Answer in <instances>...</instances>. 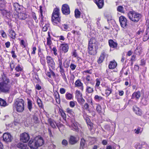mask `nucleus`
Listing matches in <instances>:
<instances>
[{
    "label": "nucleus",
    "mask_w": 149,
    "mask_h": 149,
    "mask_svg": "<svg viewBox=\"0 0 149 149\" xmlns=\"http://www.w3.org/2000/svg\"><path fill=\"white\" fill-rule=\"evenodd\" d=\"M3 81L0 82V91L3 93L8 92L10 89L9 79L5 76L2 77Z\"/></svg>",
    "instance_id": "obj_1"
},
{
    "label": "nucleus",
    "mask_w": 149,
    "mask_h": 149,
    "mask_svg": "<svg viewBox=\"0 0 149 149\" xmlns=\"http://www.w3.org/2000/svg\"><path fill=\"white\" fill-rule=\"evenodd\" d=\"M24 101L22 99H17L13 105L14 109L18 112H22L24 109Z\"/></svg>",
    "instance_id": "obj_2"
},
{
    "label": "nucleus",
    "mask_w": 149,
    "mask_h": 149,
    "mask_svg": "<svg viewBox=\"0 0 149 149\" xmlns=\"http://www.w3.org/2000/svg\"><path fill=\"white\" fill-rule=\"evenodd\" d=\"M59 9L56 8L54 10L52 16V22L54 25H59L61 21Z\"/></svg>",
    "instance_id": "obj_3"
},
{
    "label": "nucleus",
    "mask_w": 149,
    "mask_h": 149,
    "mask_svg": "<svg viewBox=\"0 0 149 149\" xmlns=\"http://www.w3.org/2000/svg\"><path fill=\"white\" fill-rule=\"evenodd\" d=\"M94 42V40L91 38L89 42L88 47V52L91 55H94L96 53V50L98 48L97 44Z\"/></svg>",
    "instance_id": "obj_4"
},
{
    "label": "nucleus",
    "mask_w": 149,
    "mask_h": 149,
    "mask_svg": "<svg viewBox=\"0 0 149 149\" xmlns=\"http://www.w3.org/2000/svg\"><path fill=\"white\" fill-rule=\"evenodd\" d=\"M128 16L130 20L134 22H138L141 17V14L134 11L129 12Z\"/></svg>",
    "instance_id": "obj_5"
},
{
    "label": "nucleus",
    "mask_w": 149,
    "mask_h": 149,
    "mask_svg": "<svg viewBox=\"0 0 149 149\" xmlns=\"http://www.w3.org/2000/svg\"><path fill=\"white\" fill-rule=\"evenodd\" d=\"M47 62L50 68L54 69L55 68V63L53 58L50 56H47L46 57Z\"/></svg>",
    "instance_id": "obj_6"
},
{
    "label": "nucleus",
    "mask_w": 149,
    "mask_h": 149,
    "mask_svg": "<svg viewBox=\"0 0 149 149\" xmlns=\"http://www.w3.org/2000/svg\"><path fill=\"white\" fill-rule=\"evenodd\" d=\"M119 19L120 25L122 27L124 28L127 26V20L125 17L123 16H120Z\"/></svg>",
    "instance_id": "obj_7"
},
{
    "label": "nucleus",
    "mask_w": 149,
    "mask_h": 149,
    "mask_svg": "<svg viewBox=\"0 0 149 149\" xmlns=\"http://www.w3.org/2000/svg\"><path fill=\"white\" fill-rule=\"evenodd\" d=\"M61 10L62 13L65 15H68L70 13V7L66 4H64L62 5Z\"/></svg>",
    "instance_id": "obj_8"
},
{
    "label": "nucleus",
    "mask_w": 149,
    "mask_h": 149,
    "mask_svg": "<svg viewBox=\"0 0 149 149\" xmlns=\"http://www.w3.org/2000/svg\"><path fill=\"white\" fill-rule=\"evenodd\" d=\"M34 139L38 147L42 146L44 143L43 138L40 136L36 137Z\"/></svg>",
    "instance_id": "obj_9"
},
{
    "label": "nucleus",
    "mask_w": 149,
    "mask_h": 149,
    "mask_svg": "<svg viewBox=\"0 0 149 149\" xmlns=\"http://www.w3.org/2000/svg\"><path fill=\"white\" fill-rule=\"evenodd\" d=\"M29 139V136L27 133H24L20 135V140L23 142L26 143L27 142Z\"/></svg>",
    "instance_id": "obj_10"
},
{
    "label": "nucleus",
    "mask_w": 149,
    "mask_h": 149,
    "mask_svg": "<svg viewBox=\"0 0 149 149\" xmlns=\"http://www.w3.org/2000/svg\"><path fill=\"white\" fill-rule=\"evenodd\" d=\"M3 141L6 142H10L12 139L11 134L8 133H4L3 135Z\"/></svg>",
    "instance_id": "obj_11"
},
{
    "label": "nucleus",
    "mask_w": 149,
    "mask_h": 149,
    "mask_svg": "<svg viewBox=\"0 0 149 149\" xmlns=\"http://www.w3.org/2000/svg\"><path fill=\"white\" fill-rule=\"evenodd\" d=\"M79 140V138L73 136H71L69 139V143L72 145L76 143Z\"/></svg>",
    "instance_id": "obj_12"
},
{
    "label": "nucleus",
    "mask_w": 149,
    "mask_h": 149,
    "mask_svg": "<svg viewBox=\"0 0 149 149\" xmlns=\"http://www.w3.org/2000/svg\"><path fill=\"white\" fill-rule=\"evenodd\" d=\"M29 146L31 149H37L38 148L36 141L34 139L31 140L29 143Z\"/></svg>",
    "instance_id": "obj_13"
},
{
    "label": "nucleus",
    "mask_w": 149,
    "mask_h": 149,
    "mask_svg": "<svg viewBox=\"0 0 149 149\" xmlns=\"http://www.w3.org/2000/svg\"><path fill=\"white\" fill-rule=\"evenodd\" d=\"M141 96V94L139 91H137L134 92L132 94L131 99H134L136 100H138Z\"/></svg>",
    "instance_id": "obj_14"
},
{
    "label": "nucleus",
    "mask_w": 149,
    "mask_h": 149,
    "mask_svg": "<svg viewBox=\"0 0 149 149\" xmlns=\"http://www.w3.org/2000/svg\"><path fill=\"white\" fill-rule=\"evenodd\" d=\"M75 87L79 88L82 91L83 90L84 86L83 84L81 82L79 79H77L75 83Z\"/></svg>",
    "instance_id": "obj_15"
},
{
    "label": "nucleus",
    "mask_w": 149,
    "mask_h": 149,
    "mask_svg": "<svg viewBox=\"0 0 149 149\" xmlns=\"http://www.w3.org/2000/svg\"><path fill=\"white\" fill-rule=\"evenodd\" d=\"M71 122L72 123V130L76 132L79 131V129L78 127V123L74 121V120H72Z\"/></svg>",
    "instance_id": "obj_16"
},
{
    "label": "nucleus",
    "mask_w": 149,
    "mask_h": 149,
    "mask_svg": "<svg viewBox=\"0 0 149 149\" xmlns=\"http://www.w3.org/2000/svg\"><path fill=\"white\" fill-rule=\"evenodd\" d=\"M133 110L136 114L139 116H141L142 115L141 110L138 107L136 106H134L133 107Z\"/></svg>",
    "instance_id": "obj_17"
},
{
    "label": "nucleus",
    "mask_w": 149,
    "mask_h": 149,
    "mask_svg": "<svg viewBox=\"0 0 149 149\" xmlns=\"http://www.w3.org/2000/svg\"><path fill=\"white\" fill-rule=\"evenodd\" d=\"M95 3L99 8H101L104 5L103 0H95Z\"/></svg>",
    "instance_id": "obj_18"
},
{
    "label": "nucleus",
    "mask_w": 149,
    "mask_h": 149,
    "mask_svg": "<svg viewBox=\"0 0 149 149\" xmlns=\"http://www.w3.org/2000/svg\"><path fill=\"white\" fill-rule=\"evenodd\" d=\"M117 65L116 62L114 60L110 62L109 68L110 69H113L116 68Z\"/></svg>",
    "instance_id": "obj_19"
},
{
    "label": "nucleus",
    "mask_w": 149,
    "mask_h": 149,
    "mask_svg": "<svg viewBox=\"0 0 149 149\" xmlns=\"http://www.w3.org/2000/svg\"><path fill=\"white\" fill-rule=\"evenodd\" d=\"M28 17L29 15L25 13H20L18 15L19 18L21 20H24Z\"/></svg>",
    "instance_id": "obj_20"
},
{
    "label": "nucleus",
    "mask_w": 149,
    "mask_h": 149,
    "mask_svg": "<svg viewBox=\"0 0 149 149\" xmlns=\"http://www.w3.org/2000/svg\"><path fill=\"white\" fill-rule=\"evenodd\" d=\"M109 44L110 47L112 48H116L118 45L116 42H114L112 40H109Z\"/></svg>",
    "instance_id": "obj_21"
},
{
    "label": "nucleus",
    "mask_w": 149,
    "mask_h": 149,
    "mask_svg": "<svg viewBox=\"0 0 149 149\" xmlns=\"http://www.w3.org/2000/svg\"><path fill=\"white\" fill-rule=\"evenodd\" d=\"M61 47L62 48V50L64 53H66L68 51L69 47L68 44H62Z\"/></svg>",
    "instance_id": "obj_22"
},
{
    "label": "nucleus",
    "mask_w": 149,
    "mask_h": 149,
    "mask_svg": "<svg viewBox=\"0 0 149 149\" xmlns=\"http://www.w3.org/2000/svg\"><path fill=\"white\" fill-rule=\"evenodd\" d=\"M149 38V29H147L143 36V40L144 41L147 40Z\"/></svg>",
    "instance_id": "obj_23"
},
{
    "label": "nucleus",
    "mask_w": 149,
    "mask_h": 149,
    "mask_svg": "<svg viewBox=\"0 0 149 149\" xmlns=\"http://www.w3.org/2000/svg\"><path fill=\"white\" fill-rule=\"evenodd\" d=\"M105 55L106 54L104 52L102 53L100 57L97 60V62L99 63H101L103 62L105 58Z\"/></svg>",
    "instance_id": "obj_24"
},
{
    "label": "nucleus",
    "mask_w": 149,
    "mask_h": 149,
    "mask_svg": "<svg viewBox=\"0 0 149 149\" xmlns=\"http://www.w3.org/2000/svg\"><path fill=\"white\" fill-rule=\"evenodd\" d=\"M5 2L4 0H0V11H4L5 6Z\"/></svg>",
    "instance_id": "obj_25"
},
{
    "label": "nucleus",
    "mask_w": 149,
    "mask_h": 149,
    "mask_svg": "<svg viewBox=\"0 0 149 149\" xmlns=\"http://www.w3.org/2000/svg\"><path fill=\"white\" fill-rule=\"evenodd\" d=\"M48 122L52 128H56V126L55 124L56 123L51 118L49 119L48 120Z\"/></svg>",
    "instance_id": "obj_26"
},
{
    "label": "nucleus",
    "mask_w": 149,
    "mask_h": 149,
    "mask_svg": "<svg viewBox=\"0 0 149 149\" xmlns=\"http://www.w3.org/2000/svg\"><path fill=\"white\" fill-rule=\"evenodd\" d=\"M27 107L28 109L30 111H31L32 109V101L29 99H27Z\"/></svg>",
    "instance_id": "obj_27"
},
{
    "label": "nucleus",
    "mask_w": 149,
    "mask_h": 149,
    "mask_svg": "<svg viewBox=\"0 0 149 149\" xmlns=\"http://www.w3.org/2000/svg\"><path fill=\"white\" fill-rule=\"evenodd\" d=\"M9 32L10 34V36L13 39H15V38L16 34L15 31L11 29L9 30Z\"/></svg>",
    "instance_id": "obj_28"
},
{
    "label": "nucleus",
    "mask_w": 149,
    "mask_h": 149,
    "mask_svg": "<svg viewBox=\"0 0 149 149\" xmlns=\"http://www.w3.org/2000/svg\"><path fill=\"white\" fill-rule=\"evenodd\" d=\"M7 105V104L6 102L4 100L0 98V106L5 107Z\"/></svg>",
    "instance_id": "obj_29"
},
{
    "label": "nucleus",
    "mask_w": 149,
    "mask_h": 149,
    "mask_svg": "<svg viewBox=\"0 0 149 149\" xmlns=\"http://www.w3.org/2000/svg\"><path fill=\"white\" fill-rule=\"evenodd\" d=\"M85 140L84 139H81L80 143V149H83L85 146Z\"/></svg>",
    "instance_id": "obj_30"
},
{
    "label": "nucleus",
    "mask_w": 149,
    "mask_h": 149,
    "mask_svg": "<svg viewBox=\"0 0 149 149\" xmlns=\"http://www.w3.org/2000/svg\"><path fill=\"white\" fill-rule=\"evenodd\" d=\"M143 130L140 127H138L137 129H135L134 130V132L136 134H141Z\"/></svg>",
    "instance_id": "obj_31"
},
{
    "label": "nucleus",
    "mask_w": 149,
    "mask_h": 149,
    "mask_svg": "<svg viewBox=\"0 0 149 149\" xmlns=\"http://www.w3.org/2000/svg\"><path fill=\"white\" fill-rule=\"evenodd\" d=\"M111 89L109 87H107V89L105 90V94L107 96H108L111 93Z\"/></svg>",
    "instance_id": "obj_32"
},
{
    "label": "nucleus",
    "mask_w": 149,
    "mask_h": 149,
    "mask_svg": "<svg viewBox=\"0 0 149 149\" xmlns=\"http://www.w3.org/2000/svg\"><path fill=\"white\" fill-rule=\"evenodd\" d=\"M75 16L76 18H79L80 17V12L77 9L75 10L74 11Z\"/></svg>",
    "instance_id": "obj_33"
},
{
    "label": "nucleus",
    "mask_w": 149,
    "mask_h": 149,
    "mask_svg": "<svg viewBox=\"0 0 149 149\" xmlns=\"http://www.w3.org/2000/svg\"><path fill=\"white\" fill-rule=\"evenodd\" d=\"M66 99L68 100H71L73 97L72 95L70 93L67 92L65 95Z\"/></svg>",
    "instance_id": "obj_34"
},
{
    "label": "nucleus",
    "mask_w": 149,
    "mask_h": 149,
    "mask_svg": "<svg viewBox=\"0 0 149 149\" xmlns=\"http://www.w3.org/2000/svg\"><path fill=\"white\" fill-rule=\"evenodd\" d=\"M17 147L19 148L22 149H26V145H24L23 143H19L17 145Z\"/></svg>",
    "instance_id": "obj_35"
},
{
    "label": "nucleus",
    "mask_w": 149,
    "mask_h": 149,
    "mask_svg": "<svg viewBox=\"0 0 149 149\" xmlns=\"http://www.w3.org/2000/svg\"><path fill=\"white\" fill-rule=\"evenodd\" d=\"M50 72H47L46 74V75L49 78H51V75H52L53 76H55V74L53 71L51 69H49Z\"/></svg>",
    "instance_id": "obj_36"
},
{
    "label": "nucleus",
    "mask_w": 149,
    "mask_h": 149,
    "mask_svg": "<svg viewBox=\"0 0 149 149\" xmlns=\"http://www.w3.org/2000/svg\"><path fill=\"white\" fill-rule=\"evenodd\" d=\"M93 91V88L89 86H87L86 89V92L88 93H92Z\"/></svg>",
    "instance_id": "obj_37"
},
{
    "label": "nucleus",
    "mask_w": 149,
    "mask_h": 149,
    "mask_svg": "<svg viewBox=\"0 0 149 149\" xmlns=\"http://www.w3.org/2000/svg\"><path fill=\"white\" fill-rule=\"evenodd\" d=\"M77 99L78 102L81 104H83L85 102V100L83 99L82 97H78Z\"/></svg>",
    "instance_id": "obj_38"
},
{
    "label": "nucleus",
    "mask_w": 149,
    "mask_h": 149,
    "mask_svg": "<svg viewBox=\"0 0 149 149\" xmlns=\"http://www.w3.org/2000/svg\"><path fill=\"white\" fill-rule=\"evenodd\" d=\"M37 103L40 107L41 108L43 107V104L41 100L38 97L37 99Z\"/></svg>",
    "instance_id": "obj_39"
},
{
    "label": "nucleus",
    "mask_w": 149,
    "mask_h": 149,
    "mask_svg": "<svg viewBox=\"0 0 149 149\" xmlns=\"http://www.w3.org/2000/svg\"><path fill=\"white\" fill-rule=\"evenodd\" d=\"M96 110L97 112L99 113H102V109L101 106L99 104H98L96 108Z\"/></svg>",
    "instance_id": "obj_40"
},
{
    "label": "nucleus",
    "mask_w": 149,
    "mask_h": 149,
    "mask_svg": "<svg viewBox=\"0 0 149 149\" xmlns=\"http://www.w3.org/2000/svg\"><path fill=\"white\" fill-rule=\"evenodd\" d=\"M85 80L88 82H90L91 83L92 80V79L89 74L87 75L86 76L85 78Z\"/></svg>",
    "instance_id": "obj_41"
},
{
    "label": "nucleus",
    "mask_w": 149,
    "mask_h": 149,
    "mask_svg": "<svg viewBox=\"0 0 149 149\" xmlns=\"http://www.w3.org/2000/svg\"><path fill=\"white\" fill-rule=\"evenodd\" d=\"M49 27V24H46L43 27L42 31H46L48 29Z\"/></svg>",
    "instance_id": "obj_42"
},
{
    "label": "nucleus",
    "mask_w": 149,
    "mask_h": 149,
    "mask_svg": "<svg viewBox=\"0 0 149 149\" xmlns=\"http://www.w3.org/2000/svg\"><path fill=\"white\" fill-rule=\"evenodd\" d=\"M55 100L57 103L60 102V97L58 93H57L55 94Z\"/></svg>",
    "instance_id": "obj_43"
},
{
    "label": "nucleus",
    "mask_w": 149,
    "mask_h": 149,
    "mask_svg": "<svg viewBox=\"0 0 149 149\" xmlns=\"http://www.w3.org/2000/svg\"><path fill=\"white\" fill-rule=\"evenodd\" d=\"M76 97L77 98L78 97H82V95L79 91L77 90L76 91Z\"/></svg>",
    "instance_id": "obj_44"
},
{
    "label": "nucleus",
    "mask_w": 149,
    "mask_h": 149,
    "mask_svg": "<svg viewBox=\"0 0 149 149\" xmlns=\"http://www.w3.org/2000/svg\"><path fill=\"white\" fill-rule=\"evenodd\" d=\"M15 70L17 72L21 71L23 70L22 68L20 66V65H18L15 68Z\"/></svg>",
    "instance_id": "obj_45"
},
{
    "label": "nucleus",
    "mask_w": 149,
    "mask_h": 149,
    "mask_svg": "<svg viewBox=\"0 0 149 149\" xmlns=\"http://www.w3.org/2000/svg\"><path fill=\"white\" fill-rule=\"evenodd\" d=\"M94 99L96 101H99L102 100L103 98L100 96H99L97 95H96L95 96Z\"/></svg>",
    "instance_id": "obj_46"
},
{
    "label": "nucleus",
    "mask_w": 149,
    "mask_h": 149,
    "mask_svg": "<svg viewBox=\"0 0 149 149\" xmlns=\"http://www.w3.org/2000/svg\"><path fill=\"white\" fill-rule=\"evenodd\" d=\"M83 117L86 120L87 123L91 122V120L88 117L86 114H84L83 115Z\"/></svg>",
    "instance_id": "obj_47"
},
{
    "label": "nucleus",
    "mask_w": 149,
    "mask_h": 149,
    "mask_svg": "<svg viewBox=\"0 0 149 149\" xmlns=\"http://www.w3.org/2000/svg\"><path fill=\"white\" fill-rule=\"evenodd\" d=\"M117 10L118 11L121 13H124L123 8L122 6H118L117 8Z\"/></svg>",
    "instance_id": "obj_48"
},
{
    "label": "nucleus",
    "mask_w": 149,
    "mask_h": 149,
    "mask_svg": "<svg viewBox=\"0 0 149 149\" xmlns=\"http://www.w3.org/2000/svg\"><path fill=\"white\" fill-rule=\"evenodd\" d=\"M66 111L68 113L71 115H73L74 113L73 110L69 108L66 109Z\"/></svg>",
    "instance_id": "obj_49"
},
{
    "label": "nucleus",
    "mask_w": 149,
    "mask_h": 149,
    "mask_svg": "<svg viewBox=\"0 0 149 149\" xmlns=\"http://www.w3.org/2000/svg\"><path fill=\"white\" fill-rule=\"evenodd\" d=\"M72 56H74V57H76L78 55L77 52V51L75 49H74L73 50L71 53Z\"/></svg>",
    "instance_id": "obj_50"
},
{
    "label": "nucleus",
    "mask_w": 149,
    "mask_h": 149,
    "mask_svg": "<svg viewBox=\"0 0 149 149\" xmlns=\"http://www.w3.org/2000/svg\"><path fill=\"white\" fill-rule=\"evenodd\" d=\"M87 124L88 126L89 129L91 130L93 127V124L92 123L90 122L88 123Z\"/></svg>",
    "instance_id": "obj_51"
},
{
    "label": "nucleus",
    "mask_w": 149,
    "mask_h": 149,
    "mask_svg": "<svg viewBox=\"0 0 149 149\" xmlns=\"http://www.w3.org/2000/svg\"><path fill=\"white\" fill-rule=\"evenodd\" d=\"M76 102L71 101L70 102L69 105L70 107L73 108L75 105Z\"/></svg>",
    "instance_id": "obj_52"
},
{
    "label": "nucleus",
    "mask_w": 149,
    "mask_h": 149,
    "mask_svg": "<svg viewBox=\"0 0 149 149\" xmlns=\"http://www.w3.org/2000/svg\"><path fill=\"white\" fill-rule=\"evenodd\" d=\"M76 66H77L76 65L72 63H71L70 66V68L72 71L74 70L75 69Z\"/></svg>",
    "instance_id": "obj_53"
},
{
    "label": "nucleus",
    "mask_w": 149,
    "mask_h": 149,
    "mask_svg": "<svg viewBox=\"0 0 149 149\" xmlns=\"http://www.w3.org/2000/svg\"><path fill=\"white\" fill-rule=\"evenodd\" d=\"M142 145L139 143H136L135 146V148L136 149H141L142 148Z\"/></svg>",
    "instance_id": "obj_54"
},
{
    "label": "nucleus",
    "mask_w": 149,
    "mask_h": 149,
    "mask_svg": "<svg viewBox=\"0 0 149 149\" xmlns=\"http://www.w3.org/2000/svg\"><path fill=\"white\" fill-rule=\"evenodd\" d=\"M61 143L63 145L66 146L68 145V142L67 140L63 139Z\"/></svg>",
    "instance_id": "obj_55"
},
{
    "label": "nucleus",
    "mask_w": 149,
    "mask_h": 149,
    "mask_svg": "<svg viewBox=\"0 0 149 149\" xmlns=\"http://www.w3.org/2000/svg\"><path fill=\"white\" fill-rule=\"evenodd\" d=\"M63 65L65 68H68L69 66L68 62L66 60L63 62Z\"/></svg>",
    "instance_id": "obj_56"
},
{
    "label": "nucleus",
    "mask_w": 149,
    "mask_h": 149,
    "mask_svg": "<svg viewBox=\"0 0 149 149\" xmlns=\"http://www.w3.org/2000/svg\"><path fill=\"white\" fill-rule=\"evenodd\" d=\"M96 83L95 84V86L96 87H98L99 86L100 84V79L98 78H97L96 79Z\"/></svg>",
    "instance_id": "obj_57"
},
{
    "label": "nucleus",
    "mask_w": 149,
    "mask_h": 149,
    "mask_svg": "<svg viewBox=\"0 0 149 149\" xmlns=\"http://www.w3.org/2000/svg\"><path fill=\"white\" fill-rule=\"evenodd\" d=\"M65 89L64 88H61L60 89V92L61 94H63L65 93Z\"/></svg>",
    "instance_id": "obj_58"
},
{
    "label": "nucleus",
    "mask_w": 149,
    "mask_h": 149,
    "mask_svg": "<svg viewBox=\"0 0 149 149\" xmlns=\"http://www.w3.org/2000/svg\"><path fill=\"white\" fill-rule=\"evenodd\" d=\"M61 114L63 119L64 120H65L66 119V115L65 113L63 111H62L61 112Z\"/></svg>",
    "instance_id": "obj_59"
},
{
    "label": "nucleus",
    "mask_w": 149,
    "mask_h": 149,
    "mask_svg": "<svg viewBox=\"0 0 149 149\" xmlns=\"http://www.w3.org/2000/svg\"><path fill=\"white\" fill-rule=\"evenodd\" d=\"M116 147L115 146H113L112 147L110 145L108 146H107L106 149H116Z\"/></svg>",
    "instance_id": "obj_60"
},
{
    "label": "nucleus",
    "mask_w": 149,
    "mask_h": 149,
    "mask_svg": "<svg viewBox=\"0 0 149 149\" xmlns=\"http://www.w3.org/2000/svg\"><path fill=\"white\" fill-rule=\"evenodd\" d=\"M60 70H59L60 72L61 75L64 74H65V71L63 68H60Z\"/></svg>",
    "instance_id": "obj_61"
},
{
    "label": "nucleus",
    "mask_w": 149,
    "mask_h": 149,
    "mask_svg": "<svg viewBox=\"0 0 149 149\" xmlns=\"http://www.w3.org/2000/svg\"><path fill=\"white\" fill-rule=\"evenodd\" d=\"M89 105L87 103H86L84 106V109L86 110H88L89 108Z\"/></svg>",
    "instance_id": "obj_62"
},
{
    "label": "nucleus",
    "mask_w": 149,
    "mask_h": 149,
    "mask_svg": "<svg viewBox=\"0 0 149 149\" xmlns=\"http://www.w3.org/2000/svg\"><path fill=\"white\" fill-rule=\"evenodd\" d=\"M62 27L63 28L64 30H67L68 28V26L65 24L63 25Z\"/></svg>",
    "instance_id": "obj_63"
},
{
    "label": "nucleus",
    "mask_w": 149,
    "mask_h": 149,
    "mask_svg": "<svg viewBox=\"0 0 149 149\" xmlns=\"http://www.w3.org/2000/svg\"><path fill=\"white\" fill-rule=\"evenodd\" d=\"M102 143L104 145H106L107 144L108 141L106 140H103L102 141Z\"/></svg>",
    "instance_id": "obj_64"
}]
</instances>
